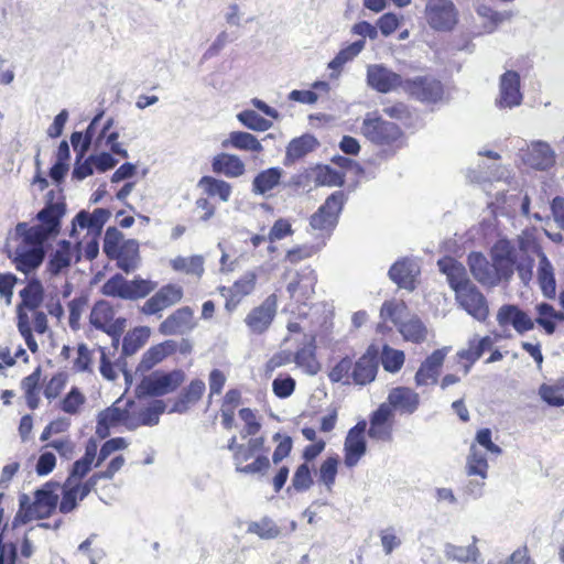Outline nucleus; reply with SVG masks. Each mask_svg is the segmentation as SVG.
Here are the masks:
<instances>
[{"label": "nucleus", "mask_w": 564, "mask_h": 564, "mask_svg": "<svg viewBox=\"0 0 564 564\" xmlns=\"http://www.w3.org/2000/svg\"><path fill=\"white\" fill-rule=\"evenodd\" d=\"M58 502V496L51 490H37L35 492L34 501L24 508V502H21V509L24 510V518L26 520H42L46 519L55 511Z\"/></svg>", "instance_id": "26"}, {"label": "nucleus", "mask_w": 564, "mask_h": 564, "mask_svg": "<svg viewBox=\"0 0 564 564\" xmlns=\"http://www.w3.org/2000/svg\"><path fill=\"white\" fill-rule=\"evenodd\" d=\"M41 376V367H36L32 373L21 380V389L24 394L25 403L30 410H35L40 405Z\"/></svg>", "instance_id": "39"}, {"label": "nucleus", "mask_w": 564, "mask_h": 564, "mask_svg": "<svg viewBox=\"0 0 564 564\" xmlns=\"http://www.w3.org/2000/svg\"><path fill=\"white\" fill-rule=\"evenodd\" d=\"M328 379L333 383L344 386L354 384L352 382V359L348 356L337 361L328 371Z\"/></svg>", "instance_id": "52"}, {"label": "nucleus", "mask_w": 564, "mask_h": 564, "mask_svg": "<svg viewBox=\"0 0 564 564\" xmlns=\"http://www.w3.org/2000/svg\"><path fill=\"white\" fill-rule=\"evenodd\" d=\"M73 257L72 246L69 241L62 240L56 250L51 254L47 262V271L56 275L62 272L63 269L70 265Z\"/></svg>", "instance_id": "46"}, {"label": "nucleus", "mask_w": 564, "mask_h": 564, "mask_svg": "<svg viewBox=\"0 0 564 564\" xmlns=\"http://www.w3.org/2000/svg\"><path fill=\"white\" fill-rule=\"evenodd\" d=\"M238 414L239 417L245 422V426L240 432L241 437H257V434L261 430V423L257 419L256 413L250 408H242L239 410Z\"/></svg>", "instance_id": "64"}, {"label": "nucleus", "mask_w": 564, "mask_h": 564, "mask_svg": "<svg viewBox=\"0 0 564 564\" xmlns=\"http://www.w3.org/2000/svg\"><path fill=\"white\" fill-rule=\"evenodd\" d=\"M156 288V283L144 279H134L128 281L127 299L138 300L144 299L152 293Z\"/></svg>", "instance_id": "63"}, {"label": "nucleus", "mask_w": 564, "mask_h": 564, "mask_svg": "<svg viewBox=\"0 0 564 564\" xmlns=\"http://www.w3.org/2000/svg\"><path fill=\"white\" fill-rule=\"evenodd\" d=\"M197 326L194 310L191 306H182L172 312L159 325V332L163 336L184 335L191 333Z\"/></svg>", "instance_id": "23"}, {"label": "nucleus", "mask_w": 564, "mask_h": 564, "mask_svg": "<svg viewBox=\"0 0 564 564\" xmlns=\"http://www.w3.org/2000/svg\"><path fill=\"white\" fill-rule=\"evenodd\" d=\"M488 468L489 465L486 456L477 448L476 444H471L466 458V474L468 476H478L481 480H485L488 475Z\"/></svg>", "instance_id": "48"}, {"label": "nucleus", "mask_w": 564, "mask_h": 564, "mask_svg": "<svg viewBox=\"0 0 564 564\" xmlns=\"http://www.w3.org/2000/svg\"><path fill=\"white\" fill-rule=\"evenodd\" d=\"M110 217V212L105 208H96L93 213L80 210L73 219V230L76 228L88 229L91 232H100Z\"/></svg>", "instance_id": "36"}, {"label": "nucleus", "mask_w": 564, "mask_h": 564, "mask_svg": "<svg viewBox=\"0 0 564 564\" xmlns=\"http://www.w3.org/2000/svg\"><path fill=\"white\" fill-rule=\"evenodd\" d=\"M193 350V344L187 338L181 340L166 339L150 347L142 356L141 367L144 370H150L158 364L165 360L167 357L178 352L183 356H187Z\"/></svg>", "instance_id": "14"}, {"label": "nucleus", "mask_w": 564, "mask_h": 564, "mask_svg": "<svg viewBox=\"0 0 564 564\" xmlns=\"http://www.w3.org/2000/svg\"><path fill=\"white\" fill-rule=\"evenodd\" d=\"M206 390L205 382L195 378L173 400L171 412L185 413L199 402Z\"/></svg>", "instance_id": "28"}, {"label": "nucleus", "mask_w": 564, "mask_h": 564, "mask_svg": "<svg viewBox=\"0 0 564 564\" xmlns=\"http://www.w3.org/2000/svg\"><path fill=\"white\" fill-rule=\"evenodd\" d=\"M496 321L501 329V334H497L496 338H511L510 328L516 333L523 335L534 328V321L531 316L516 304L501 305L496 314Z\"/></svg>", "instance_id": "9"}, {"label": "nucleus", "mask_w": 564, "mask_h": 564, "mask_svg": "<svg viewBox=\"0 0 564 564\" xmlns=\"http://www.w3.org/2000/svg\"><path fill=\"white\" fill-rule=\"evenodd\" d=\"M399 333L405 341L420 345L427 338V327L417 316H413L398 326Z\"/></svg>", "instance_id": "42"}, {"label": "nucleus", "mask_w": 564, "mask_h": 564, "mask_svg": "<svg viewBox=\"0 0 564 564\" xmlns=\"http://www.w3.org/2000/svg\"><path fill=\"white\" fill-rule=\"evenodd\" d=\"M80 496L82 492L79 491L78 485L72 482V480H65L62 490V500L58 505L59 511L65 514L72 512L76 509L78 501L85 499Z\"/></svg>", "instance_id": "54"}, {"label": "nucleus", "mask_w": 564, "mask_h": 564, "mask_svg": "<svg viewBox=\"0 0 564 564\" xmlns=\"http://www.w3.org/2000/svg\"><path fill=\"white\" fill-rule=\"evenodd\" d=\"M19 294L21 302L17 306V327L28 348L35 354L39 346L33 332L42 335L48 329L46 314L39 311L44 300V288L40 280L31 279Z\"/></svg>", "instance_id": "1"}, {"label": "nucleus", "mask_w": 564, "mask_h": 564, "mask_svg": "<svg viewBox=\"0 0 564 564\" xmlns=\"http://www.w3.org/2000/svg\"><path fill=\"white\" fill-rule=\"evenodd\" d=\"M227 448L232 453L236 471L240 474H265L270 468L263 436L250 437L246 444H239L234 435L229 438Z\"/></svg>", "instance_id": "2"}, {"label": "nucleus", "mask_w": 564, "mask_h": 564, "mask_svg": "<svg viewBox=\"0 0 564 564\" xmlns=\"http://www.w3.org/2000/svg\"><path fill=\"white\" fill-rule=\"evenodd\" d=\"M379 352V348L371 344L356 361H352L354 384L366 386L376 379Z\"/></svg>", "instance_id": "24"}, {"label": "nucleus", "mask_w": 564, "mask_h": 564, "mask_svg": "<svg viewBox=\"0 0 564 564\" xmlns=\"http://www.w3.org/2000/svg\"><path fill=\"white\" fill-rule=\"evenodd\" d=\"M367 422L361 420L349 429L344 442V464L348 468L355 467L367 452L365 433Z\"/></svg>", "instance_id": "21"}, {"label": "nucleus", "mask_w": 564, "mask_h": 564, "mask_svg": "<svg viewBox=\"0 0 564 564\" xmlns=\"http://www.w3.org/2000/svg\"><path fill=\"white\" fill-rule=\"evenodd\" d=\"M317 274L311 267H305L299 271L295 279L288 284V292L291 297L297 300H307L315 292Z\"/></svg>", "instance_id": "32"}, {"label": "nucleus", "mask_w": 564, "mask_h": 564, "mask_svg": "<svg viewBox=\"0 0 564 564\" xmlns=\"http://www.w3.org/2000/svg\"><path fill=\"white\" fill-rule=\"evenodd\" d=\"M113 127V119L109 118L105 122L101 131L99 132L98 137L95 140V148H101L106 147L109 148V150L122 159L128 158V152L124 150L121 144L118 142L119 133L118 131L112 130Z\"/></svg>", "instance_id": "40"}, {"label": "nucleus", "mask_w": 564, "mask_h": 564, "mask_svg": "<svg viewBox=\"0 0 564 564\" xmlns=\"http://www.w3.org/2000/svg\"><path fill=\"white\" fill-rule=\"evenodd\" d=\"M15 235L18 243L13 250L9 251L8 257L19 272L28 275L43 263L46 240L42 239L37 231L21 229L19 224L15 227Z\"/></svg>", "instance_id": "3"}, {"label": "nucleus", "mask_w": 564, "mask_h": 564, "mask_svg": "<svg viewBox=\"0 0 564 564\" xmlns=\"http://www.w3.org/2000/svg\"><path fill=\"white\" fill-rule=\"evenodd\" d=\"M495 261L501 267L503 275L509 278L516 268L519 278L528 284L533 275L534 260L530 257L517 262L516 248L509 240H499L496 246Z\"/></svg>", "instance_id": "8"}, {"label": "nucleus", "mask_w": 564, "mask_h": 564, "mask_svg": "<svg viewBox=\"0 0 564 564\" xmlns=\"http://www.w3.org/2000/svg\"><path fill=\"white\" fill-rule=\"evenodd\" d=\"M314 183L317 186H341L345 183V175L329 165H317L314 169Z\"/></svg>", "instance_id": "55"}, {"label": "nucleus", "mask_w": 564, "mask_h": 564, "mask_svg": "<svg viewBox=\"0 0 564 564\" xmlns=\"http://www.w3.org/2000/svg\"><path fill=\"white\" fill-rule=\"evenodd\" d=\"M540 398L549 405L561 408L564 405V379L555 383H542L539 387Z\"/></svg>", "instance_id": "51"}, {"label": "nucleus", "mask_w": 564, "mask_h": 564, "mask_svg": "<svg viewBox=\"0 0 564 564\" xmlns=\"http://www.w3.org/2000/svg\"><path fill=\"white\" fill-rule=\"evenodd\" d=\"M437 267L440 271L446 275L447 282L454 293L456 290H460L471 283L464 264L453 257L445 256L438 259Z\"/></svg>", "instance_id": "31"}, {"label": "nucleus", "mask_w": 564, "mask_h": 564, "mask_svg": "<svg viewBox=\"0 0 564 564\" xmlns=\"http://www.w3.org/2000/svg\"><path fill=\"white\" fill-rule=\"evenodd\" d=\"M278 310L276 294L268 295L260 305L253 307L246 316L245 323L251 333L260 335L269 329Z\"/></svg>", "instance_id": "20"}, {"label": "nucleus", "mask_w": 564, "mask_h": 564, "mask_svg": "<svg viewBox=\"0 0 564 564\" xmlns=\"http://www.w3.org/2000/svg\"><path fill=\"white\" fill-rule=\"evenodd\" d=\"M147 327H135L129 330L122 338V352L126 356L135 354L148 340Z\"/></svg>", "instance_id": "53"}, {"label": "nucleus", "mask_w": 564, "mask_h": 564, "mask_svg": "<svg viewBox=\"0 0 564 564\" xmlns=\"http://www.w3.org/2000/svg\"><path fill=\"white\" fill-rule=\"evenodd\" d=\"M102 112L96 115L90 123L88 124L85 134L82 132L75 131L70 135V143L73 145V149L77 152V160L79 161L83 159L86 154V152L89 150L93 139L96 133V126L98 121L101 119Z\"/></svg>", "instance_id": "43"}, {"label": "nucleus", "mask_w": 564, "mask_h": 564, "mask_svg": "<svg viewBox=\"0 0 564 564\" xmlns=\"http://www.w3.org/2000/svg\"><path fill=\"white\" fill-rule=\"evenodd\" d=\"M184 297V290L176 283L162 285L140 307V312L147 316L156 315L162 311L180 303Z\"/></svg>", "instance_id": "17"}, {"label": "nucleus", "mask_w": 564, "mask_h": 564, "mask_svg": "<svg viewBox=\"0 0 564 564\" xmlns=\"http://www.w3.org/2000/svg\"><path fill=\"white\" fill-rule=\"evenodd\" d=\"M316 346L311 343L297 349L293 361L308 375H316L321 370V364L316 358Z\"/></svg>", "instance_id": "47"}, {"label": "nucleus", "mask_w": 564, "mask_h": 564, "mask_svg": "<svg viewBox=\"0 0 564 564\" xmlns=\"http://www.w3.org/2000/svg\"><path fill=\"white\" fill-rule=\"evenodd\" d=\"M102 250L105 254L116 260L117 267L126 273L137 268L139 261V243L134 239H124L116 227L106 230Z\"/></svg>", "instance_id": "4"}, {"label": "nucleus", "mask_w": 564, "mask_h": 564, "mask_svg": "<svg viewBox=\"0 0 564 564\" xmlns=\"http://www.w3.org/2000/svg\"><path fill=\"white\" fill-rule=\"evenodd\" d=\"M405 355L402 350L383 345L381 349V364L387 372L395 373L403 367Z\"/></svg>", "instance_id": "56"}, {"label": "nucleus", "mask_w": 564, "mask_h": 564, "mask_svg": "<svg viewBox=\"0 0 564 564\" xmlns=\"http://www.w3.org/2000/svg\"><path fill=\"white\" fill-rule=\"evenodd\" d=\"M468 264L474 278L481 284L496 285L500 281L498 269L480 252L468 256Z\"/></svg>", "instance_id": "29"}, {"label": "nucleus", "mask_w": 564, "mask_h": 564, "mask_svg": "<svg viewBox=\"0 0 564 564\" xmlns=\"http://www.w3.org/2000/svg\"><path fill=\"white\" fill-rule=\"evenodd\" d=\"M89 321L95 328L108 334L116 345H118L127 324L124 317H115L113 306L105 300L94 304Z\"/></svg>", "instance_id": "11"}, {"label": "nucleus", "mask_w": 564, "mask_h": 564, "mask_svg": "<svg viewBox=\"0 0 564 564\" xmlns=\"http://www.w3.org/2000/svg\"><path fill=\"white\" fill-rule=\"evenodd\" d=\"M86 402L85 394L77 387H73L68 393L61 400L59 409L69 415H76L80 412Z\"/></svg>", "instance_id": "59"}, {"label": "nucleus", "mask_w": 564, "mask_h": 564, "mask_svg": "<svg viewBox=\"0 0 564 564\" xmlns=\"http://www.w3.org/2000/svg\"><path fill=\"white\" fill-rule=\"evenodd\" d=\"M528 161L532 167L543 171L554 164L555 156L547 144L536 143L532 147Z\"/></svg>", "instance_id": "50"}, {"label": "nucleus", "mask_w": 564, "mask_h": 564, "mask_svg": "<svg viewBox=\"0 0 564 564\" xmlns=\"http://www.w3.org/2000/svg\"><path fill=\"white\" fill-rule=\"evenodd\" d=\"M237 118L246 128L253 131H267L272 126L270 120L261 117L254 110H243L237 115Z\"/></svg>", "instance_id": "61"}, {"label": "nucleus", "mask_w": 564, "mask_h": 564, "mask_svg": "<svg viewBox=\"0 0 564 564\" xmlns=\"http://www.w3.org/2000/svg\"><path fill=\"white\" fill-rule=\"evenodd\" d=\"M455 300L458 305L479 322H485L489 316V306L485 295L471 282L460 290H456Z\"/></svg>", "instance_id": "19"}, {"label": "nucleus", "mask_w": 564, "mask_h": 564, "mask_svg": "<svg viewBox=\"0 0 564 564\" xmlns=\"http://www.w3.org/2000/svg\"><path fill=\"white\" fill-rule=\"evenodd\" d=\"M538 283L544 296L552 299L556 293L554 268L545 253H541L536 272Z\"/></svg>", "instance_id": "38"}, {"label": "nucleus", "mask_w": 564, "mask_h": 564, "mask_svg": "<svg viewBox=\"0 0 564 564\" xmlns=\"http://www.w3.org/2000/svg\"><path fill=\"white\" fill-rule=\"evenodd\" d=\"M65 213V203L48 200L36 216V219L40 221L39 225L29 226L26 223H19V225L21 229H28L31 232L37 231L42 239L47 240L59 232L61 220Z\"/></svg>", "instance_id": "12"}, {"label": "nucleus", "mask_w": 564, "mask_h": 564, "mask_svg": "<svg viewBox=\"0 0 564 564\" xmlns=\"http://www.w3.org/2000/svg\"><path fill=\"white\" fill-rule=\"evenodd\" d=\"M449 349V347L436 349L422 361L414 376L416 387L435 384L437 382V378Z\"/></svg>", "instance_id": "25"}, {"label": "nucleus", "mask_w": 564, "mask_h": 564, "mask_svg": "<svg viewBox=\"0 0 564 564\" xmlns=\"http://www.w3.org/2000/svg\"><path fill=\"white\" fill-rule=\"evenodd\" d=\"M394 412L390 405L381 403L369 416L368 436L376 442L393 441Z\"/></svg>", "instance_id": "18"}, {"label": "nucleus", "mask_w": 564, "mask_h": 564, "mask_svg": "<svg viewBox=\"0 0 564 564\" xmlns=\"http://www.w3.org/2000/svg\"><path fill=\"white\" fill-rule=\"evenodd\" d=\"M403 91L410 99L425 105H435L443 101L445 86L437 77L426 74L405 78Z\"/></svg>", "instance_id": "7"}, {"label": "nucleus", "mask_w": 564, "mask_h": 564, "mask_svg": "<svg viewBox=\"0 0 564 564\" xmlns=\"http://www.w3.org/2000/svg\"><path fill=\"white\" fill-rule=\"evenodd\" d=\"M364 137L379 147H400L404 139L401 128L378 115L367 116L361 126Z\"/></svg>", "instance_id": "6"}, {"label": "nucleus", "mask_w": 564, "mask_h": 564, "mask_svg": "<svg viewBox=\"0 0 564 564\" xmlns=\"http://www.w3.org/2000/svg\"><path fill=\"white\" fill-rule=\"evenodd\" d=\"M258 275L254 271L245 272L231 286H219L218 292L225 297V310L231 314L242 300L251 294L257 285Z\"/></svg>", "instance_id": "16"}, {"label": "nucleus", "mask_w": 564, "mask_h": 564, "mask_svg": "<svg viewBox=\"0 0 564 564\" xmlns=\"http://www.w3.org/2000/svg\"><path fill=\"white\" fill-rule=\"evenodd\" d=\"M424 15L435 31H452L458 22V11L452 0H427Z\"/></svg>", "instance_id": "13"}, {"label": "nucleus", "mask_w": 564, "mask_h": 564, "mask_svg": "<svg viewBox=\"0 0 564 564\" xmlns=\"http://www.w3.org/2000/svg\"><path fill=\"white\" fill-rule=\"evenodd\" d=\"M127 290H128V280H126L121 274L117 273L108 279L102 288V294L112 297L127 299Z\"/></svg>", "instance_id": "62"}, {"label": "nucleus", "mask_w": 564, "mask_h": 564, "mask_svg": "<svg viewBox=\"0 0 564 564\" xmlns=\"http://www.w3.org/2000/svg\"><path fill=\"white\" fill-rule=\"evenodd\" d=\"M477 13L485 20L484 28L487 32H494L498 25L512 17L511 12H498L487 6L478 8Z\"/></svg>", "instance_id": "60"}, {"label": "nucleus", "mask_w": 564, "mask_h": 564, "mask_svg": "<svg viewBox=\"0 0 564 564\" xmlns=\"http://www.w3.org/2000/svg\"><path fill=\"white\" fill-rule=\"evenodd\" d=\"M198 186L204 189L208 196H218L220 200L228 202L231 195V185L213 176H203L198 181Z\"/></svg>", "instance_id": "49"}, {"label": "nucleus", "mask_w": 564, "mask_h": 564, "mask_svg": "<svg viewBox=\"0 0 564 564\" xmlns=\"http://www.w3.org/2000/svg\"><path fill=\"white\" fill-rule=\"evenodd\" d=\"M518 246L524 253H534L539 258L544 253L538 238V230L534 227L527 228L518 237Z\"/></svg>", "instance_id": "58"}, {"label": "nucleus", "mask_w": 564, "mask_h": 564, "mask_svg": "<svg viewBox=\"0 0 564 564\" xmlns=\"http://www.w3.org/2000/svg\"><path fill=\"white\" fill-rule=\"evenodd\" d=\"M386 405H390L391 410L400 411L401 413L412 414L420 405V395L409 387H397L393 388L388 394V402Z\"/></svg>", "instance_id": "30"}, {"label": "nucleus", "mask_w": 564, "mask_h": 564, "mask_svg": "<svg viewBox=\"0 0 564 564\" xmlns=\"http://www.w3.org/2000/svg\"><path fill=\"white\" fill-rule=\"evenodd\" d=\"M499 98L497 106L499 108H512L519 106L522 101L520 90V75L516 70H507L500 77Z\"/></svg>", "instance_id": "27"}, {"label": "nucleus", "mask_w": 564, "mask_h": 564, "mask_svg": "<svg viewBox=\"0 0 564 564\" xmlns=\"http://www.w3.org/2000/svg\"><path fill=\"white\" fill-rule=\"evenodd\" d=\"M405 78L383 65H369L367 68L368 85L381 94L403 90Z\"/></svg>", "instance_id": "22"}, {"label": "nucleus", "mask_w": 564, "mask_h": 564, "mask_svg": "<svg viewBox=\"0 0 564 564\" xmlns=\"http://www.w3.org/2000/svg\"><path fill=\"white\" fill-rule=\"evenodd\" d=\"M212 170L215 174L238 178L246 173V164L240 156L221 152L213 158Z\"/></svg>", "instance_id": "33"}, {"label": "nucleus", "mask_w": 564, "mask_h": 564, "mask_svg": "<svg viewBox=\"0 0 564 564\" xmlns=\"http://www.w3.org/2000/svg\"><path fill=\"white\" fill-rule=\"evenodd\" d=\"M185 377L182 369L156 371L143 379L142 387L152 397H163L176 391L184 383Z\"/></svg>", "instance_id": "15"}, {"label": "nucleus", "mask_w": 564, "mask_h": 564, "mask_svg": "<svg viewBox=\"0 0 564 564\" xmlns=\"http://www.w3.org/2000/svg\"><path fill=\"white\" fill-rule=\"evenodd\" d=\"M225 149L231 148L243 152H251L260 154L263 151V145L256 135L246 131H232L221 142Z\"/></svg>", "instance_id": "37"}, {"label": "nucleus", "mask_w": 564, "mask_h": 564, "mask_svg": "<svg viewBox=\"0 0 564 564\" xmlns=\"http://www.w3.org/2000/svg\"><path fill=\"white\" fill-rule=\"evenodd\" d=\"M171 268L176 272H182L199 280L205 273L204 257L199 254L191 257L178 256L171 260Z\"/></svg>", "instance_id": "41"}, {"label": "nucleus", "mask_w": 564, "mask_h": 564, "mask_svg": "<svg viewBox=\"0 0 564 564\" xmlns=\"http://www.w3.org/2000/svg\"><path fill=\"white\" fill-rule=\"evenodd\" d=\"M137 402L130 399L119 398L110 406L98 414L96 433L99 437L109 436L110 429L122 425L128 430H135Z\"/></svg>", "instance_id": "5"}, {"label": "nucleus", "mask_w": 564, "mask_h": 564, "mask_svg": "<svg viewBox=\"0 0 564 564\" xmlns=\"http://www.w3.org/2000/svg\"><path fill=\"white\" fill-rule=\"evenodd\" d=\"M318 145V141L312 134H303L292 139L288 147L284 158V165H292L303 159Z\"/></svg>", "instance_id": "35"}, {"label": "nucleus", "mask_w": 564, "mask_h": 564, "mask_svg": "<svg viewBox=\"0 0 564 564\" xmlns=\"http://www.w3.org/2000/svg\"><path fill=\"white\" fill-rule=\"evenodd\" d=\"M345 200L346 196L343 191L330 194L310 217L311 227L316 231L329 235L337 226Z\"/></svg>", "instance_id": "10"}, {"label": "nucleus", "mask_w": 564, "mask_h": 564, "mask_svg": "<svg viewBox=\"0 0 564 564\" xmlns=\"http://www.w3.org/2000/svg\"><path fill=\"white\" fill-rule=\"evenodd\" d=\"M282 177V170L279 167H269L258 173L252 181V192L264 195L276 187Z\"/></svg>", "instance_id": "44"}, {"label": "nucleus", "mask_w": 564, "mask_h": 564, "mask_svg": "<svg viewBox=\"0 0 564 564\" xmlns=\"http://www.w3.org/2000/svg\"><path fill=\"white\" fill-rule=\"evenodd\" d=\"M95 459L97 460V447L95 443H91L86 446L84 456L73 464L66 480H72V482L82 480L90 471Z\"/></svg>", "instance_id": "45"}, {"label": "nucleus", "mask_w": 564, "mask_h": 564, "mask_svg": "<svg viewBox=\"0 0 564 564\" xmlns=\"http://www.w3.org/2000/svg\"><path fill=\"white\" fill-rule=\"evenodd\" d=\"M247 531L249 533L258 535L263 540L275 539L280 535L281 530L270 518H262L259 521H252L249 523Z\"/></svg>", "instance_id": "57"}, {"label": "nucleus", "mask_w": 564, "mask_h": 564, "mask_svg": "<svg viewBox=\"0 0 564 564\" xmlns=\"http://www.w3.org/2000/svg\"><path fill=\"white\" fill-rule=\"evenodd\" d=\"M419 272L416 265L404 258L395 261L390 267L388 274L399 288L412 291L415 289V279Z\"/></svg>", "instance_id": "34"}]
</instances>
